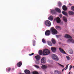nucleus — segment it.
<instances>
[{
  "mask_svg": "<svg viewBox=\"0 0 74 74\" xmlns=\"http://www.w3.org/2000/svg\"><path fill=\"white\" fill-rule=\"evenodd\" d=\"M51 33L52 34H56L58 33L57 30L55 29L53 27H52L51 28Z\"/></svg>",
  "mask_w": 74,
  "mask_h": 74,
  "instance_id": "2",
  "label": "nucleus"
},
{
  "mask_svg": "<svg viewBox=\"0 0 74 74\" xmlns=\"http://www.w3.org/2000/svg\"><path fill=\"white\" fill-rule=\"evenodd\" d=\"M71 9L72 11H74V6H72L71 7Z\"/></svg>",
  "mask_w": 74,
  "mask_h": 74,
  "instance_id": "34",
  "label": "nucleus"
},
{
  "mask_svg": "<svg viewBox=\"0 0 74 74\" xmlns=\"http://www.w3.org/2000/svg\"><path fill=\"white\" fill-rule=\"evenodd\" d=\"M32 73L33 74H39L38 72L35 71L33 72Z\"/></svg>",
  "mask_w": 74,
  "mask_h": 74,
  "instance_id": "30",
  "label": "nucleus"
},
{
  "mask_svg": "<svg viewBox=\"0 0 74 74\" xmlns=\"http://www.w3.org/2000/svg\"><path fill=\"white\" fill-rule=\"evenodd\" d=\"M22 62L20 61L17 63V66H18V67H20L22 66Z\"/></svg>",
  "mask_w": 74,
  "mask_h": 74,
  "instance_id": "12",
  "label": "nucleus"
},
{
  "mask_svg": "<svg viewBox=\"0 0 74 74\" xmlns=\"http://www.w3.org/2000/svg\"><path fill=\"white\" fill-rule=\"evenodd\" d=\"M33 46H35V44H33Z\"/></svg>",
  "mask_w": 74,
  "mask_h": 74,
  "instance_id": "49",
  "label": "nucleus"
},
{
  "mask_svg": "<svg viewBox=\"0 0 74 74\" xmlns=\"http://www.w3.org/2000/svg\"><path fill=\"white\" fill-rule=\"evenodd\" d=\"M58 64L60 65V66H61V67H63V68H64V66L61 65V64L59 63H58Z\"/></svg>",
  "mask_w": 74,
  "mask_h": 74,
  "instance_id": "33",
  "label": "nucleus"
},
{
  "mask_svg": "<svg viewBox=\"0 0 74 74\" xmlns=\"http://www.w3.org/2000/svg\"><path fill=\"white\" fill-rule=\"evenodd\" d=\"M58 6L60 8H61L62 7V3L60 1H59L58 3Z\"/></svg>",
  "mask_w": 74,
  "mask_h": 74,
  "instance_id": "14",
  "label": "nucleus"
},
{
  "mask_svg": "<svg viewBox=\"0 0 74 74\" xmlns=\"http://www.w3.org/2000/svg\"><path fill=\"white\" fill-rule=\"evenodd\" d=\"M64 71V69H63L62 71Z\"/></svg>",
  "mask_w": 74,
  "mask_h": 74,
  "instance_id": "48",
  "label": "nucleus"
},
{
  "mask_svg": "<svg viewBox=\"0 0 74 74\" xmlns=\"http://www.w3.org/2000/svg\"><path fill=\"white\" fill-rule=\"evenodd\" d=\"M45 25L49 27L51 26V22L48 20H47L45 21Z\"/></svg>",
  "mask_w": 74,
  "mask_h": 74,
  "instance_id": "4",
  "label": "nucleus"
},
{
  "mask_svg": "<svg viewBox=\"0 0 74 74\" xmlns=\"http://www.w3.org/2000/svg\"><path fill=\"white\" fill-rule=\"evenodd\" d=\"M69 64H67L66 65V68H68V66H69Z\"/></svg>",
  "mask_w": 74,
  "mask_h": 74,
  "instance_id": "40",
  "label": "nucleus"
},
{
  "mask_svg": "<svg viewBox=\"0 0 74 74\" xmlns=\"http://www.w3.org/2000/svg\"><path fill=\"white\" fill-rule=\"evenodd\" d=\"M31 54H32V55H34V53H32Z\"/></svg>",
  "mask_w": 74,
  "mask_h": 74,
  "instance_id": "44",
  "label": "nucleus"
},
{
  "mask_svg": "<svg viewBox=\"0 0 74 74\" xmlns=\"http://www.w3.org/2000/svg\"><path fill=\"white\" fill-rule=\"evenodd\" d=\"M56 21L58 23H60V18H59V17H57L56 18Z\"/></svg>",
  "mask_w": 74,
  "mask_h": 74,
  "instance_id": "9",
  "label": "nucleus"
},
{
  "mask_svg": "<svg viewBox=\"0 0 74 74\" xmlns=\"http://www.w3.org/2000/svg\"><path fill=\"white\" fill-rule=\"evenodd\" d=\"M39 54L40 55H42V50H40L39 51Z\"/></svg>",
  "mask_w": 74,
  "mask_h": 74,
  "instance_id": "27",
  "label": "nucleus"
},
{
  "mask_svg": "<svg viewBox=\"0 0 74 74\" xmlns=\"http://www.w3.org/2000/svg\"><path fill=\"white\" fill-rule=\"evenodd\" d=\"M59 49L60 51V52H61L62 53H64L65 54H66V52H65V51L63 50V49H62V48L60 47L59 48Z\"/></svg>",
  "mask_w": 74,
  "mask_h": 74,
  "instance_id": "10",
  "label": "nucleus"
},
{
  "mask_svg": "<svg viewBox=\"0 0 74 74\" xmlns=\"http://www.w3.org/2000/svg\"><path fill=\"white\" fill-rule=\"evenodd\" d=\"M51 49L52 52H56V48L55 47H51Z\"/></svg>",
  "mask_w": 74,
  "mask_h": 74,
  "instance_id": "16",
  "label": "nucleus"
},
{
  "mask_svg": "<svg viewBox=\"0 0 74 74\" xmlns=\"http://www.w3.org/2000/svg\"><path fill=\"white\" fill-rule=\"evenodd\" d=\"M35 58L37 60H39L41 58L40 56L39 55L37 56H35Z\"/></svg>",
  "mask_w": 74,
  "mask_h": 74,
  "instance_id": "13",
  "label": "nucleus"
},
{
  "mask_svg": "<svg viewBox=\"0 0 74 74\" xmlns=\"http://www.w3.org/2000/svg\"><path fill=\"white\" fill-rule=\"evenodd\" d=\"M8 71H11V68H8Z\"/></svg>",
  "mask_w": 74,
  "mask_h": 74,
  "instance_id": "36",
  "label": "nucleus"
},
{
  "mask_svg": "<svg viewBox=\"0 0 74 74\" xmlns=\"http://www.w3.org/2000/svg\"><path fill=\"white\" fill-rule=\"evenodd\" d=\"M29 56H32V54H29Z\"/></svg>",
  "mask_w": 74,
  "mask_h": 74,
  "instance_id": "43",
  "label": "nucleus"
},
{
  "mask_svg": "<svg viewBox=\"0 0 74 74\" xmlns=\"http://www.w3.org/2000/svg\"><path fill=\"white\" fill-rule=\"evenodd\" d=\"M46 58H45V57H43L41 59V63L44 64V63H46Z\"/></svg>",
  "mask_w": 74,
  "mask_h": 74,
  "instance_id": "5",
  "label": "nucleus"
},
{
  "mask_svg": "<svg viewBox=\"0 0 74 74\" xmlns=\"http://www.w3.org/2000/svg\"><path fill=\"white\" fill-rule=\"evenodd\" d=\"M59 44H61V42H59Z\"/></svg>",
  "mask_w": 74,
  "mask_h": 74,
  "instance_id": "50",
  "label": "nucleus"
},
{
  "mask_svg": "<svg viewBox=\"0 0 74 74\" xmlns=\"http://www.w3.org/2000/svg\"><path fill=\"white\" fill-rule=\"evenodd\" d=\"M47 43H48V45H50V46H52V42H51V41H47Z\"/></svg>",
  "mask_w": 74,
  "mask_h": 74,
  "instance_id": "23",
  "label": "nucleus"
},
{
  "mask_svg": "<svg viewBox=\"0 0 74 74\" xmlns=\"http://www.w3.org/2000/svg\"><path fill=\"white\" fill-rule=\"evenodd\" d=\"M35 40H36V39H35Z\"/></svg>",
  "mask_w": 74,
  "mask_h": 74,
  "instance_id": "53",
  "label": "nucleus"
},
{
  "mask_svg": "<svg viewBox=\"0 0 74 74\" xmlns=\"http://www.w3.org/2000/svg\"><path fill=\"white\" fill-rule=\"evenodd\" d=\"M59 16H60V18H61L62 17V15L60 14L59 15Z\"/></svg>",
  "mask_w": 74,
  "mask_h": 74,
  "instance_id": "39",
  "label": "nucleus"
},
{
  "mask_svg": "<svg viewBox=\"0 0 74 74\" xmlns=\"http://www.w3.org/2000/svg\"><path fill=\"white\" fill-rule=\"evenodd\" d=\"M41 67L42 69L45 70V69H46L47 68V66L45 65H43Z\"/></svg>",
  "mask_w": 74,
  "mask_h": 74,
  "instance_id": "20",
  "label": "nucleus"
},
{
  "mask_svg": "<svg viewBox=\"0 0 74 74\" xmlns=\"http://www.w3.org/2000/svg\"><path fill=\"white\" fill-rule=\"evenodd\" d=\"M49 20H50V21H53V17L52 16H50L48 18Z\"/></svg>",
  "mask_w": 74,
  "mask_h": 74,
  "instance_id": "15",
  "label": "nucleus"
},
{
  "mask_svg": "<svg viewBox=\"0 0 74 74\" xmlns=\"http://www.w3.org/2000/svg\"><path fill=\"white\" fill-rule=\"evenodd\" d=\"M71 42H72V43H74V40L73 39H71Z\"/></svg>",
  "mask_w": 74,
  "mask_h": 74,
  "instance_id": "37",
  "label": "nucleus"
},
{
  "mask_svg": "<svg viewBox=\"0 0 74 74\" xmlns=\"http://www.w3.org/2000/svg\"><path fill=\"white\" fill-rule=\"evenodd\" d=\"M69 5H72V4L71 3H69Z\"/></svg>",
  "mask_w": 74,
  "mask_h": 74,
  "instance_id": "42",
  "label": "nucleus"
},
{
  "mask_svg": "<svg viewBox=\"0 0 74 74\" xmlns=\"http://www.w3.org/2000/svg\"><path fill=\"white\" fill-rule=\"evenodd\" d=\"M51 13L52 14H56V11L55 10H52L51 11Z\"/></svg>",
  "mask_w": 74,
  "mask_h": 74,
  "instance_id": "22",
  "label": "nucleus"
},
{
  "mask_svg": "<svg viewBox=\"0 0 74 74\" xmlns=\"http://www.w3.org/2000/svg\"><path fill=\"white\" fill-rule=\"evenodd\" d=\"M62 13L64 15H65V16H67V13L64 11H62Z\"/></svg>",
  "mask_w": 74,
  "mask_h": 74,
  "instance_id": "24",
  "label": "nucleus"
},
{
  "mask_svg": "<svg viewBox=\"0 0 74 74\" xmlns=\"http://www.w3.org/2000/svg\"><path fill=\"white\" fill-rule=\"evenodd\" d=\"M24 72L26 74H30V72L27 69L25 70Z\"/></svg>",
  "mask_w": 74,
  "mask_h": 74,
  "instance_id": "11",
  "label": "nucleus"
},
{
  "mask_svg": "<svg viewBox=\"0 0 74 74\" xmlns=\"http://www.w3.org/2000/svg\"><path fill=\"white\" fill-rule=\"evenodd\" d=\"M62 8L64 11H67V7L65 5L63 6Z\"/></svg>",
  "mask_w": 74,
  "mask_h": 74,
  "instance_id": "8",
  "label": "nucleus"
},
{
  "mask_svg": "<svg viewBox=\"0 0 74 74\" xmlns=\"http://www.w3.org/2000/svg\"><path fill=\"white\" fill-rule=\"evenodd\" d=\"M55 10H56L57 12H59V13L61 12V11H60V9L59 8H56Z\"/></svg>",
  "mask_w": 74,
  "mask_h": 74,
  "instance_id": "17",
  "label": "nucleus"
},
{
  "mask_svg": "<svg viewBox=\"0 0 74 74\" xmlns=\"http://www.w3.org/2000/svg\"><path fill=\"white\" fill-rule=\"evenodd\" d=\"M34 66L35 67H36V69H39V66H38L35 65Z\"/></svg>",
  "mask_w": 74,
  "mask_h": 74,
  "instance_id": "35",
  "label": "nucleus"
},
{
  "mask_svg": "<svg viewBox=\"0 0 74 74\" xmlns=\"http://www.w3.org/2000/svg\"><path fill=\"white\" fill-rule=\"evenodd\" d=\"M51 41L53 44H56V40L53 38H52Z\"/></svg>",
  "mask_w": 74,
  "mask_h": 74,
  "instance_id": "19",
  "label": "nucleus"
},
{
  "mask_svg": "<svg viewBox=\"0 0 74 74\" xmlns=\"http://www.w3.org/2000/svg\"><path fill=\"white\" fill-rule=\"evenodd\" d=\"M63 18L64 21L65 22H67V19L66 17L64 16L63 17Z\"/></svg>",
  "mask_w": 74,
  "mask_h": 74,
  "instance_id": "21",
  "label": "nucleus"
},
{
  "mask_svg": "<svg viewBox=\"0 0 74 74\" xmlns=\"http://www.w3.org/2000/svg\"><path fill=\"white\" fill-rule=\"evenodd\" d=\"M73 67H74V66H73Z\"/></svg>",
  "mask_w": 74,
  "mask_h": 74,
  "instance_id": "52",
  "label": "nucleus"
},
{
  "mask_svg": "<svg viewBox=\"0 0 74 74\" xmlns=\"http://www.w3.org/2000/svg\"><path fill=\"white\" fill-rule=\"evenodd\" d=\"M50 53V51L47 49H44L43 51V54L44 55H49Z\"/></svg>",
  "mask_w": 74,
  "mask_h": 74,
  "instance_id": "1",
  "label": "nucleus"
},
{
  "mask_svg": "<svg viewBox=\"0 0 74 74\" xmlns=\"http://www.w3.org/2000/svg\"><path fill=\"white\" fill-rule=\"evenodd\" d=\"M42 41L43 42V43H45V42H45V40H44V39H42Z\"/></svg>",
  "mask_w": 74,
  "mask_h": 74,
  "instance_id": "32",
  "label": "nucleus"
},
{
  "mask_svg": "<svg viewBox=\"0 0 74 74\" xmlns=\"http://www.w3.org/2000/svg\"><path fill=\"white\" fill-rule=\"evenodd\" d=\"M51 34V31L49 30H47L45 32L46 36H49Z\"/></svg>",
  "mask_w": 74,
  "mask_h": 74,
  "instance_id": "6",
  "label": "nucleus"
},
{
  "mask_svg": "<svg viewBox=\"0 0 74 74\" xmlns=\"http://www.w3.org/2000/svg\"><path fill=\"white\" fill-rule=\"evenodd\" d=\"M55 74H61V73L60 72L58 71V70H55L54 71Z\"/></svg>",
  "mask_w": 74,
  "mask_h": 74,
  "instance_id": "18",
  "label": "nucleus"
},
{
  "mask_svg": "<svg viewBox=\"0 0 74 74\" xmlns=\"http://www.w3.org/2000/svg\"><path fill=\"white\" fill-rule=\"evenodd\" d=\"M64 37L65 38H70L71 39L73 38L71 36L67 34L65 35Z\"/></svg>",
  "mask_w": 74,
  "mask_h": 74,
  "instance_id": "7",
  "label": "nucleus"
},
{
  "mask_svg": "<svg viewBox=\"0 0 74 74\" xmlns=\"http://www.w3.org/2000/svg\"><path fill=\"white\" fill-rule=\"evenodd\" d=\"M72 68V66L70 65V68H69V70H71V69Z\"/></svg>",
  "mask_w": 74,
  "mask_h": 74,
  "instance_id": "38",
  "label": "nucleus"
},
{
  "mask_svg": "<svg viewBox=\"0 0 74 74\" xmlns=\"http://www.w3.org/2000/svg\"><path fill=\"white\" fill-rule=\"evenodd\" d=\"M65 70H67V68L66 67L64 68Z\"/></svg>",
  "mask_w": 74,
  "mask_h": 74,
  "instance_id": "41",
  "label": "nucleus"
},
{
  "mask_svg": "<svg viewBox=\"0 0 74 74\" xmlns=\"http://www.w3.org/2000/svg\"><path fill=\"white\" fill-rule=\"evenodd\" d=\"M55 28L57 29V30H59V29H61L60 27L58 26H56L55 27Z\"/></svg>",
  "mask_w": 74,
  "mask_h": 74,
  "instance_id": "26",
  "label": "nucleus"
},
{
  "mask_svg": "<svg viewBox=\"0 0 74 74\" xmlns=\"http://www.w3.org/2000/svg\"><path fill=\"white\" fill-rule=\"evenodd\" d=\"M66 58L67 59V60H70V57L69 56H66Z\"/></svg>",
  "mask_w": 74,
  "mask_h": 74,
  "instance_id": "31",
  "label": "nucleus"
},
{
  "mask_svg": "<svg viewBox=\"0 0 74 74\" xmlns=\"http://www.w3.org/2000/svg\"><path fill=\"white\" fill-rule=\"evenodd\" d=\"M71 74H73V73L71 72Z\"/></svg>",
  "mask_w": 74,
  "mask_h": 74,
  "instance_id": "45",
  "label": "nucleus"
},
{
  "mask_svg": "<svg viewBox=\"0 0 74 74\" xmlns=\"http://www.w3.org/2000/svg\"><path fill=\"white\" fill-rule=\"evenodd\" d=\"M71 73V72H70L68 74H70Z\"/></svg>",
  "mask_w": 74,
  "mask_h": 74,
  "instance_id": "46",
  "label": "nucleus"
},
{
  "mask_svg": "<svg viewBox=\"0 0 74 74\" xmlns=\"http://www.w3.org/2000/svg\"><path fill=\"white\" fill-rule=\"evenodd\" d=\"M56 37H58V35H56Z\"/></svg>",
  "mask_w": 74,
  "mask_h": 74,
  "instance_id": "47",
  "label": "nucleus"
},
{
  "mask_svg": "<svg viewBox=\"0 0 74 74\" xmlns=\"http://www.w3.org/2000/svg\"><path fill=\"white\" fill-rule=\"evenodd\" d=\"M52 57L53 60H54L58 61L59 60L58 57L55 54H53L52 55Z\"/></svg>",
  "mask_w": 74,
  "mask_h": 74,
  "instance_id": "3",
  "label": "nucleus"
},
{
  "mask_svg": "<svg viewBox=\"0 0 74 74\" xmlns=\"http://www.w3.org/2000/svg\"><path fill=\"white\" fill-rule=\"evenodd\" d=\"M67 42L68 43H70L71 42V39H68L67 40Z\"/></svg>",
  "mask_w": 74,
  "mask_h": 74,
  "instance_id": "28",
  "label": "nucleus"
},
{
  "mask_svg": "<svg viewBox=\"0 0 74 74\" xmlns=\"http://www.w3.org/2000/svg\"><path fill=\"white\" fill-rule=\"evenodd\" d=\"M69 15H74V12L72 11H69Z\"/></svg>",
  "mask_w": 74,
  "mask_h": 74,
  "instance_id": "25",
  "label": "nucleus"
},
{
  "mask_svg": "<svg viewBox=\"0 0 74 74\" xmlns=\"http://www.w3.org/2000/svg\"><path fill=\"white\" fill-rule=\"evenodd\" d=\"M34 42H35V40H34Z\"/></svg>",
  "mask_w": 74,
  "mask_h": 74,
  "instance_id": "51",
  "label": "nucleus"
},
{
  "mask_svg": "<svg viewBox=\"0 0 74 74\" xmlns=\"http://www.w3.org/2000/svg\"><path fill=\"white\" fill-rule=\"evenodd\" d=\"M69 52L70 54H73V51L71 49L69 51Z\"/></svg>",
  "mask_w": 74,
  "mask_h": 74,
  "instance_id": "29",
  "label": "nucleus"
}]
</instances>
